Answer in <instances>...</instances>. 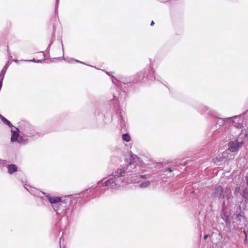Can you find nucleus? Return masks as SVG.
Returning <instances> with one entry per match:
<instances>
[{"instance_id": "nucleus-11", "label": "nucleus", "mask_w": 248, "mask_h": 248, "mask_svg": "<svg viewBox=\"0 0 248 248\" xmlns=\"http://www.w3.org/2000/svg\"><path fill=\"white\" fill-rule=\"evenodd\" d=\"M125 172V170L124 168L118 169L117 171L115 172V174L113 176V177L115 179H118V180L120 181L119 178L121 176H123Z\"/></svg>"}, {"instance_id": "nucleus-22", "label": "nucleus", "mask_w": 248, "mask_h": 248, "mask_svg": "<svg viewBox=\"0 0 248 248\" xmlns=\"http://www.w3.org/2000/svg\"><path fill=\"white\" fill-rule=\"evenodd\" d=\"M167 170H168L169 172H172V170L171 169H170V168L168 169H167Z\"/></svg>"}, {"instance_id": "nucleus-12", "label": "nucleus", "mask_w": 248, "mask_h": 248, "mask_svg": "<svg viewBox=\"0 0 248 248\" xmlns=\"http://www.w3.org/2000/svg\"><path fill=\"white\" fill-rule=\"evenodd\" d=\"M8 172L10 174H12L13 172L17 171V167L15 165L11 164L8 166Z\"/></svg>"}, {"instance_id": "nucleus-25", "label": "nucleus", "mask_w": 248, "mask_h": 248, "mask_svg": "<svg viewBox=\"0 0 248 248\" xmlns=\"http://www.w3.org/2000/svg\"><path fill=\"white\" fill-rule=\"evenodd\" d=\"M130 165H132L133 163H134V161L133 160H131V161H130Z\"/></svg>"}, {"instance_id": "nucleus-23", "label": "nucleus", "mask_w": 248, "mask_h": 248, "mask_svg": "<svg viewBox=\"0 0 248 248\" xmlns=\"http://www.w3.org/2000/svg\"><path fill=\"white\" fill-rule=\"evenodd\" d=\"M236 117H232V118H227L226 120H231L232 119H233V118H236Z\"/></svg>"}, {"instance_id": "nucleus-17", "label": "nucleus", "mask_w": 248, "mask_h": 248, "mask_svg": "<svg viewBox=\"0 0 248 248\" xmlns=\"http://www.w3.org/2000/svg\"><path fill=\"white\" fill-rule=\"evenodd\" d=\"M130 158L131 159H133L134 160H135L137 159L138 158V156L136 155H130Z\"/></svg>"}, {"instance_id": "nucleus-20", "label": "nucleus", "mask_w": 248, "mask_h": 248, "mask_svg": "<svg viewBox=\"0 0 248 248\" xmlns=\"http://www.w3.org/2000/svg\"><path fill=\"white\" fill-rule=\"evenodd\" d=\"M8 66H9V65L8 64V63H7V64H6L4 66V67H3V68L2 69H5V71H6V70H7V68H8Z\"/></svg>"}, {"instance_id": "nucleus-6", "label": "nucleus", "mask_w": 248, "mask_h": 248, "mask_svg": "<svg viewBox=\"0 0 248 248\" xmlns=\"http://www.w3.org/2000/svg\"><path fill=\"white\" fill-rule=\"evenodd\" d=\"M242 144L243 142H239L238 140L232 141L229 144L228 150L231 152H237Z\"/></svg>"}, {"instance_id": "nucleus-15", "label": "nucleus", "mask_w": 248, "mask_h": 248, "mask_svg": "<svg viewBox=\"0 0 248 248\" xmlns=\"http://www.w3.org/2000/svg\"><path fill=\"white\" fill-rule=\"evenodd\" d=\"M0 117H1V120L2 121V122L3 123H4L5 124H7L8 125H9L10 127L12 126V125L11 124L10 122L9 121H8L6 118L2 117V116H1Z\"/></svg>"}, {"instance_id": "nucleus-26", "label": "nucleus", "mask_w": 248, "mask_h": 248, "mask_svg": "<svg viewBox=\"0 0 248 248\" xmlns=\"http://www.w3.org/2000/svg\"><path fill=\"white\" fill-rule=\"evenodd\" d=\"M140 177L141 178H144L145 177V176L144 175H140Z\"/></svg>"}, {"instance_id": "nucleus-14", "label": "nucleus", "mask_w": 248, "mask_h": 248, "mask_svg": "<svg viewBox=\"0 0 248 248\" xmlns=\"http://www.w3.org/2000/svg\"><path fill=\"white\" fill-rule=\"evenodd\" d=\"M150 182L147 181L144 183H142L140 185V188H145L148 187L150 185Z\"/></svg>"}, {"instance_id": "nucleus-9", "label": "nucleus", "mask_w": 248, "mask_h": 248, "mask_svg": "<svg viewBox=\"0 0 248 248\" xmlns=\"http://www.w3.org/2000/svg\"><path fill=\"white\" fill-rule=\"evenodd\" d=\"M226 153H223L222 156L218 155L213 158V162L217 165H220L221 162L224 161V159L227 156H226Z\"/></svg>"}, {"instance_id": "nucleus-3", "label": "nucleus", "mask_w": 248, "mask_h": 248, "mask_svg": "<svg viewBox=\"0 0 248 248\" xmlns=\"http://www.w3.org/2000/svg\"><path fill=\"white\" fill-rule=\"evenodd\" d=\"M234 220L233 221L234 228H238L242 229L243 226L246 225V218L243 215L236 214L234 215Z\"/></svg>"}, {"instance_id": "nucleus-1", "label": "nucleus", "mask_w": 248, "mask_h": 248, "mask_svg": "<svg viewBox=\"0 0 248 248\" xmlns=\"http://www.w3.org/2000/svg\"><path fill=\"white\" fill-rule=\"evenodd\" d=\"M212 194L215 198L218 199L229 200L232 197L231 189L229 187L224 189L221 186L216 187Z\"/></svg>"}, {"instance_id": "nucleus-7", "label": "nucleus", "mask_w": 248, "mask_h": 248, "mask_svg": "<svg viewBox=\"0 0 248 248\" xmlns=\"http://www.w3.org/2000/svg\"><path fill=\"white\" fill-rule=\"evenodd\" d=\"M16 130L14 129L11 130V133H12V136H11V141L14 142V141H17L19 143H21L22 142V138L19 136L18 133V129L16 128H15Z\"/></svg>"}, {"instance_id": "nucleus-18", "label": "nucleus", "mask_w": 248, "mask_h": 248, "mask_svg": "<svg viewBox=\"0 0 248 248\" xmlns=\"http://www.w3.org/2000/svg\"><path fill=\"white\" fill-rule=\"evenodd\" d=\"M243 232H244V233L245 234V242H247V241H248V239H247L248 235L247 234V232H246V231L245 230H244L243 231Z\"/></svg>"}, {"instance_id": "nucleus-5", "label": "nucleus", "mask_w": 248, "mask_h": 248, "mask_svg": "<svg viewBox=\"0 0 248 248\" xmlns=\"http://www.w3.org/2000/svg\"><path fill=\"white\" fill-rule=\"evenodd\" d=\"M76 199L72 196H65L63 197V207L65 210H69L71 208L74 202H76Z\"/></svg>"}, {"instance_id": "nucleus-21", "label": "nucleus", "mask_w": 248, "mask_h": 248, "mask_svg": "<svg viewBox=\"0 0 248 248\" xmlns=\"http://www.w3.org/2000/svg\"><path fill=\"white\" fill-rule=\"evenodd\" d=\"M209 236V235H205L204 236V239L205 240H206Z\"/></svg>"}, {"instance_id": "nucleus-4", "label": "nucleus", "mask_w": 248, "mask_h": 248, "mask_svg": "<svg viewBox=\"0 0 248 248\" xmlns=\"http://www.w3.org/2000/svg\"><path fill=\"white\" fill-rule=\"evenodd\" d=\"M103 186H107L111 188L116 189L120 186V184L118 179H115L113 176L106 181L103 185Z\"/></svg>"}, {"instance_id": "nucleus-19", "label": "nucleus", "mask_w": 248, "mask_h": 248, "mask_svg": "<svg viewBox=\"0 0 248 248\" xmlns=\"http://www.w3.org/2000/svg\"><path fill=\"white\" fill-rule=\"evenodd\" d=\"M25 61H26V62H41V60H38L37 61H36L35 60H25Z\"/></svg>"}, {"instance_id": "nucleus-2", "label": "nucleus", "mask_w": 248, "mask_h": 248, "mask_svg": "<svg viewBox=\"0 0 248 248\" xmlns=\"http://www.w3.org/2000/svg\"><path fill=\"white\" fill-rule=\"evenodd\" d=\"M235 193L237 195L239 194L245 198L248 197V177H245L240 186L235 188Z\"/></svg>"}, {"instance_id": "nucleus-16", "label": "nucleus", "mask_w": 248, "mask_h": 248, "mask_svg": "<svg viewBox=\"0 0 248 248\" xmlns=\"http://www.w3.org/2000/svg\"><path fill=\"white\" fill-rule=\"evenodd\" d=\"M242 132L246 137H248V127L246 129H244V130H242Z\"/></svg>"}, {"instance_id": "nucleus-24", "label": "nucleus", "mask_w": 248, "mask_h": 248, "mask_svg": "<svg viewBox=\"0 0 248 248\" xmlns=\"http://www.w3.org/2000/svg\"><path fill=\"white\" fill-rule=\"evenodd\" d=\"M154 24H155L154 22L153 21H152L151 22V26H153V25H154Z\"/></svg>"}, {"instance_id": "nucleus-27", "label": "nucleus", "mask_w": 248, "mask_h": 248, "mask_svg": "<svg viewBox=\"0 0 248 248\" xmlns=\"http://www.w3.org/2000/svg\"><path fill=\"white\" fill-rule=\"evenodd\" d=\"M54 210L57 212V213L58 214L59 212L58 211V210L57 209H56L55 208H54Z\"/></svg>"}, {"instance_id": "nucleus-13", "label": "nucleus", "mask_w": 248, "mask_h": 248, "mask_svg": "<svg viewBox=\"0 0 248 248\" xmlns=\"http://www.w3.org/2000/svg\"><path fill=\"white\" fill-rule=\"evenodd\" d=\"M122 139L124 140L129 142L131 140V137L128 134H124L122 135Z\"/></svg>"}, {"instance_id": "nucleus-28", "label": "nucleus", "mask_w": 248, "mask_h": 248, "mask_svg": "<svg viewBox=\"0 0 248 248\" xmlns=\"http://www.w3.org/2000/svg\"><path fill=\"white\" fill-rule=\"evenodd\" d=\"M101 181H99V182L97 183V185L99 184L100 183Z\"/></svg>"}, {"instance_id": "nucleus-8", "label": "nucleus", "mask_w": 248, "mask_h": 248, "mask_svg": "<svg viewBox=\"0 0 248 248\" xmlns=\"http://www.w3.org/2000/svg\"><path fill=\"white\" fill-rule=\"evenodd\" d=\"M230 213L226 210L225 207V202L224 201L222 205V214L221 217L222 219L227 223L229 221V217Z\"/></svg>"}, {"instance_id": "nucleus-29", "label": "nucleus", "mask_w": 248, "mask_h": 248, "mask_svg": "<svg viewBox=\"0 0 248 248\" xmlns=\"http://www.w3.org/2000/svg\"><path fill=\"white\" fill-rule=\"evenodd\" d=\"M57 0V3H58V2L59 0Z\"/></svg>"}, {"instance_id": "nucleus-10", "label": "nucleus", "mask_w": 248, "mask_h": 248, "mask_svg": "<svg viewBox=\"0 0 248 248\" xmlns=\"http://www.w3.org/2000/svg\"><path fill=\"white\" fill-rule=\"evenodd\" d=\"M46 197L52 204H56L61 201V198L60 197H52L47 195Z\"/></svg>"}]
</instances>
